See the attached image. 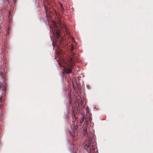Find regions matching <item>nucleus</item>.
<instances>
[{
  "label": "nucleus",
  "mask_w": 153,
  "mask_h": 153,
  "mask_svg": "<svg viewBox=\"0 0 153 153\" xmlns=\"http://www.w3.org/2000/svg\"><path fill=\"white\" fill-rule=\"evenodd\" d=\"M58 64H59V66H60V64L59 63H58Z\"/></svg>",
  "instance_id": "obj_24"
},
{
  "label": "nucleus",
  "mask_w": 153,
  "mask_h": 153,
  "mask_svg": "<svg viewBox=\"0 0 153 153\" xmlns=\"http://www.w3.org/2000/svg\"><path fill=\"white\" fill-rule=\"evenodd\" d=\"M83 130L84 132V134H87V126H83Z\"/></svg>",
  "instance_id": "obj_6"
},
{
  "label": "nucleus",
  "mask_w": 153,
  "mask_h": 153,
  "mask_svg": "<svg viewBox=\"0 0 153 153\" xmlns=\"http://www.w3.org/2000/svg\"><path fill=\"white\" fill-rule=\"evenodd\" d=\"M68 65L70 67L69 68H68L66 67H64L62 69V70L63 73H65L69 74L71 73L72 69L71 67H72V66L70 67L69 65Z\"/></svg>",
  "instance_id": "obj_2"
},
{
  "label": "nucleus",
  "mask_w": 153,
  "mask_h": 153,
  "mask_svg": "<svg viewBox=\"0 0 153 153\" xmlns=\"http://www.w3.org/2000/svg\"><path fill=\"white\" fill-rule=\"evenodd\" d=\"M89 153V152H88V153Z\"/></svg>",
  "instance_id": "obj_25"
},
{
  "label": "nucleus",
  "mask_w": 153,
  "mask_h": 153,
  "mask_svg": "<svg viewBox=\"0 0 153 153\" xmlns=\"http://www.w3.org/2000/svg\"><path fill=\"white\" fill-rule=\"evenodd\" d=\"M84 119V116H82L81 117H80L79 119V123L80 124H81L83 122Z\"/></svg>",
  "instance_id": "obj_7"
},
{
  "label": "nucleus",
  "mask_w": 153,
  "mask_h": 153,
  "mask_svg": "<svg viewBox=\"0 0 153 153\" xmlns=\"http://www.w3.org/2000/svg\"><path fill=\"white\" fill-rule=\"evenodd\" d=\"M71 38L73 42H75L74 38L73 37H71Z\"/></svg>",
  "instance_id": "obj_17"
},
{
  "label": "nucleus",
  "mask_w": 153,
  "mask_h": 153,
  "mask_svg": "<svg viewBox=\"0 0 153 153\" xmlns=\"http://www.w3.org/2000/svg\"><path fill=\"white\" fill-rule=\"evenodd\" d=\"M69 104H70L71 103V99L70 97H69V100L68 101Z\"/></svg>",
  "instance_id": "obj_12"
},
{
  "label": "nucleus",
  "mask_w": 153,
  "mask_h": 153,
  "mask_svg": "<svg viewBox=\"0 0 153 153\" xmlns=\"http://www.w3.org/2000/svg\"><path fill=\"white\" fill-rule=\"evenodd\" d=\"M2 105L1 103H0V109H2Z\"/></svg>",
  "instance_id": "obj_19"
},
{
  "label": "nucleus",
  "mask_w": 153,
  "mask_h": 153,
  "mask_svg": "<svg viewBox=\"0 0 153 153\" xmlns=\"http://www.w3.org/2000/svg\"><path fill=\"white\" fill-rule=\"evenodd\" d=\"M65 26L64 25H63V26L62 27V28H65Z\"/></svg>",
  "instance_id": "obj_22"
},
{
  "label": "nucleus",
  "mask_w": 153,
  "mask_h": 153,
  "mask_svg": "<svg viewBox=\"0 0 153 153\" xmlns=\"http://www.w3.org/2000/svg\"><path fill=\"white\" fill-rule=\"evenodd\" d=\"M3 80V82H5V81L6 80V78L4 77H4H2Z\"/></svg>",
  "instance_id": "obj_15"
},
{
  "label": "nucleus",
  "mask_w": 153,
  "mask_h": 153,
  "mask_svg": "<svg viewBox=\"0 0 153 153\" xmlns=\"http://www.w3.org/2000/svg\"><path fill=\"white\" fill-rule=\"evenodd\" d=\"M62 53V51L61 50H60L56 52V55L57 57H59L61 56V54Z\"/></svg>",
  "instance_id": "obj_5"
},
{
  "label": "nucleus",
  "mask_w": 153,
  "mask_h": 153,
  "mask_svg": "<svg viewBox=\"0 0 153 153\" xmlns=\"http://www.w3.org/2000/svg\"><path fill=\"white\" fill-rule=\"evenodd\" d=\"M75 49V47L74 45H71V52H72V51H73Z\"/></svg>",
  "instance_id": "obj_11"
},
{
  "label": "nucleus",
  "mask_w": 153,
  "mask_h": 153,
  "mask_svg": "<svg viewBox=\"0 0 153 153\" xmlns=\"http://www.w3.org/2000/svg\"><path fill=\"white\" fill-rule=\"evenodd\" d=\"M85 119H86V120H88V121H90V114H87V115H86V114H85Z\"/></svg>",
  "instance_id": "obj_8"
},
{
  "label": "nucleus",
  "mask_w": 153,
  "mask_h": 153,
  "mask_svg": "<svg viewBox=\"0 0 153 153\" xmlns=\"http://www.w3.org/2000/svg\"><path fill=\"white\" fill-rule=\"evenodd\" d=\"M85 109H86V114L87 115V114H89V110H88V108L87 107Z\"/></svg>",
  "instance_id": "obj_13"
},
{
  "label": "nucleus",
  "mask_w": 153,
  "mask_h": 153,
  "mask_svg": "<svg viewBox=\"0 0 153 153\" xmlns=\"http://www.w3.org/2000/svg\"><path fill=\"white\" fill-rule=\"evenodd\" d=\"M87 148L88 149H89L90 150L91 149V147L92 146V144L91 143H88L87 144Z\"/></svg>",
  "instance_id": "obj_10"
},
{
  "label": "nucleus",
  "mask_w": 153,
  "mask_h": 153,
  "mask_svg": "<svg viewBox=\"0 0 153 153\" xmlns=\"http://www.w3.org/2000/svg\"><path fill=\"white\" fill-rule=\"evenodd\" d=\"M78 54L76 53H75L73 52H71V56L68 60L69 65L70 67L72 66L74 64L73 60H75L77 59Z\"/></svg>",
  "instance_id": "obj_1"
},
{
  "label": "nucleus",
  "mask_w": 153,
  "mask_h": 153,
  "mask_svg": "<svg viewBox=\"0 0 153 153\" xmlns=\"http://www.w3.org/2000/svg\"><path fill=\"white\" fill-rule=\"evenodd\" d=\"M0 75L2 77H4V74L2 73H0Z\"/></svg>",
  "instance_id": "obj_16"
},
{
  "label": "nucleus",
  "mask_w": 153,
  "mask_h": 153,
  "mask_svg": "<svg viewBox=\"0 0 153 153\" xmlns=\"http://www.w3.org/2000/svg\"><path fill=\"white\" fill-rule=\"evenodd\" d=\"M89 121L85 120L83 126H88Z\"/></svg>",
  "instance_id": "obj_9"
},
{
  "label": "nucleus",
  "mask_w": 153,
  "mask_h": 153,
  "mask_svg": "<svg viewBox=\"0 0 153 153\" xmlns=\"http://www.w3.org/2000/svg\"><path fill=\"white\" fill-rule=\"evenodd\" d=\"M2 90V91H5L6 90V85L3 84L0 81V90Z\"/></svg>",
  "instance_id": "obj_3"
},
{
  "label": "nucleus",
  "mask_w": 153,
  "mask_h": 153,
  "mask_svg": "<svg viewBox=\"0 0 153 153\" xmlns=\"http://www.w3.org/2000/svg\"><path fill=\"white\" fill-rule=\"evenodd\" d=\"M2 94L0 96V103H1L2 100Z\"/></svg>",
  "instance_id": "obj_18"
},
{
  "label": "nucleus",
  "mask_w": 153,
  "mask_h": 153,
  "mask_svg": "<svg viewBox=\"0 0 153 153\" xmlns=\"http://www.w3.org/2000/svg\"><path fill=\"white\" fill-rule=\"evenodd\" d=\"M3 117V115L2 112L0 111V119H1Z\"/></svg>",
  "instance_id": "obj_14"
},
{
  "label": "nucleus",
  "mask_w": 153,
  "mask_h": 153,
  "mask_svg": "<svg viewBox=\"0 0 153 153\" xmlns=\"http://www.w3.org/2000/svg\"><path fill=\"white\" fill-rule=\"evenodd\" d=\"M59 4L60 5V7L62 8H63L62 4L60 2H59Z\"/></svg>",
  "instance_id": "obj_20"
},
{
  "label": "nucleus",
  "mask_w": 153,
  "mask_h": 153,
  "mask_svg": "<svg viewBox=\"0 0 153 153\" xmlns=\"http://www.w3.org/2000/svg\"><path fill=\"white\" fill-rule=\"evenodd\" d=\"M54 44V42H52V44H53V45L54 46V44Z\"/></svg>",
  "instance_id": "obj_23"
},
{
  "label": "nucleus",
  "mask_w": 153,
  "mask_h": 153,
  "mask_svg": "<svg viewBox=\"0 0 153 153\" xmlns=\"http://www.w3.org/2000/svg\"><path fill=\"white\" fill-rule=\"evenodd\" d=\"M56 37L57 39H59L60 38H61L62 40H64V39L61 36L60 32L59 30L56 31Z\"/></svg>",
  "instance_id": "obj_4"
},
{
  "label": "nucleus",
  "mask_w": 153,
  "mask_h": 153,
  "mask_svg": "<svg viewBox=\"0 0 153 153\" xmlns=\"http://www.w3.org/2000/svg\"><path fill=\"white\" fill-rule=\"evenodd\" d=\"M60 38H61V39H59V40H60V42H62V41H63V40H62V39L61 38V37H60V38H59V39H60Z\"/></svg>",
  "instance_id": "obj_21"
}]
</instances>
